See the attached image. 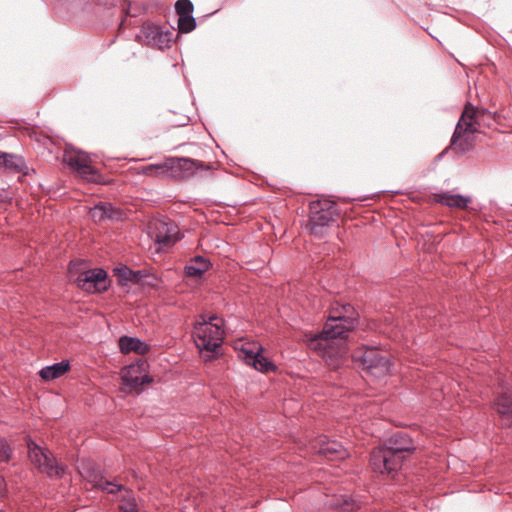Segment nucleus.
Here are the masks:
<instances>
[{"instance_id": "f257e3e1", "label": "nucleus", "mask_w": 512, "mask_h": 512, "mask_svg": "<svg viewBox=\"0 0 512 512\" xmlns=\"http://www.w3.org/2000/svg\"><path fill=\"white\" fill-rule=\"evenodd\" d=\"M356 321L354 308L350 304L342 305L341 311H333L328 317L322 332L306 334L308 347L317 352L329 367L337 369L347 354L345 338Z\"/></svg>"}, {"instance_id": "72a5a7b5", "label": "nucleus", "mask_w": 512, "mask_h": 512, "mask_svg": "<svg viewBox=\"0 0 512 512\" xmlns=\"http://www.w3.org/2000/svg\"><path fill=\"white\" fill-rule=\"evenodd\" d=\"M3 192H4L3 190H0V202L3 201V199H4Z\"/></svg>"}, {"instance_id": "6ab92c4d", "label": "nucleus", "mask_w": 512, "mask_h": 512, "mask_svg": "<svg viewBox=\"0 0 512 512\" xmlns=\"http://www.w3.org/2000/svg\"><path fill=\"white\" fill-rule=\"evenodd\" d=\"M0 168H5L12 172H23L26 174V163L23 157L15 154L0 152Z\"/></svg>"}, {"instance_id": "423d86ee", "label": "nucleus", "mask_w": 512, "mask_h": 512, "mask_svg": "<svg viewBox=\"0 0 512 512\" xmlns=\"http://www.w3.org/2000/svg\"><path fill=\"white\" fill-rule=\"evenodd\" d=\"M27 448L29 460L39 472L46 474L49 478H62L64 476L65 467L57 463L48 449L40 447L31 439L27 441Z\"/></svg>"}, {"instance_id": "a211bd4d", "label": "nucleus", "mask_w": 512, "mask_h": 512, "mask_svg": "<svg viewBox=\"0 0 512 512\" xmlns=\"http://www.w3.org/2000/svg\"><path fill=\"white\" fill-rule=\"evenodd\" d=\"M435 200L439 204L457 209H465L471 202L469 197L461 194H454L450 191L436 194Z\"/></svg>"}, {"instance_id": "b1692460", "label": "nucleus", "mask_w": 512, "mask_h": 512, "mask_svg": "<svg viewBox=\"0 0 512 512\" xmlns=\"http://www.w3.org/2000/svg\"><path fill=\"white\" fill-rule=\"evenodd\" d=\"M115 274L118 277L119 283L124 285L126 282H138L141 278L140 271H133L127 266L115 268Z\"/></svg>"}, {"instance_id": "f3484780", "label": "nucleus", "mask_w": 512, "mask_h": 512, "mask_svg": "<svg viewBox=\"0 0 512 512\" xmlns=\"http://www.w3.org/2000/svg\"><path fill=\"white\" fill-rule=\"evenodd\" d=\"M90 215L95 222L106 219H119L121 212L111 203L100 202L90 209Z\"/></svg>"}, {"instance_id": "c756f323", "label": "nucleus", "mask_w": 512, "mask_h": 512, "mask_svg": "<svg viewBox=\"0 0 512 512\" xmlns=\"http://www.w3.org/2000/svg\"><path fill=\"white\" fill-rule=\"evenodd\" d=\"M136 502L134 499H129L125 504L121 505L122 512H138L136 508Z\"/></svg>"}, {"instance_id": "aec40b11", "label": "nucleus", "mask_w": 512, "mask_h": 512, "mask_svg": "<svg viewBox=\"0 0 512 512\" xmlns=\"http://www.w3.org/2000/svg\"><path fill=\"white\" fill-rule=\"evenodd\" d=\"M142 173L145 175L173 177L175 176L173 158H167L161 163L145 166L142 169Z\"/></svg>"}, {"instance_id": "c85d7f7f", "label": "nucleus", "mask_w": 512, "mask_h": 512, "mask_svg": "<svg viewBox=\"0 0 512 512\" xmlns=\"http://www.w3.org/2000/svg\"><path fill=\"white\" fill-rule=\"evenodd\" d=\"M12 457V449L8 442L0 438V464L7 463Z\"/></svg>"}, {"instance_id": "4468645a", "label": "nucleus", "mask_w": 512, "mask_h": 512, "mask_svg": "<svg viewBox=\"0 0 512 512\" xmlns=\"http://www.w3.org/2000/svg\"><path fill=\"white\" fill-rule=\"evenodd\" d=\"M119 349L123 354L134 352L146 355L150 351V345L137 337L122 336L119 339Z\"/></svg>"}, {"instance_id": "0eeeda50", "label": "nucleus", "mask_w": 512, "mask_h": 512, "mask_svg": "<svg viewBox=\"0 0 512 512\" xmlns=\"http://www.w3.org/2000/svg\"><path fill=\"white\" fill-rule=\"evenodd\" d=\"M353 358L361 362L363 369L375 377L385 376L390 371L388 358L375 348L358 351L353 355Z\"/></svg>"}, {"instance_id": "7c9ffc66", "label": "nucleus", "mask_w": 512, "mask_h": 512, "mask_svg": "<svg viewBox=\"0 0 512 512\" xmlns=\"http://www.w3.org/2000/svg\"><path fill=\"white\" fill-rule=\"evenodd\" d=\"M91 1L94 3H97L99 5H103V6L114 5L116 2V0H91Z\"/></svg>"}, {"instance_id": "9b49d317", "label": "nucleus", "mask_w": 512, "mask_h": 512, "mask_svg": "<svg viewBox=\"0 0 512 512\" xmlns=\"http://www.w3.org/2000/svg\"><path fill=\"white\" fill-rule=\"evenodd\" d=\"M151 236L163 246L174 244L177 240V226L169 219L155 220L151 225Z\"/></svg>"}, {"instance_id": "f8f14e48", "label": "nucleus", "mask_w": 512, "mask_h": 512, "mask_svg": "<svg viewBox=\"0 0 512 512\" xmlns=\"http://www.w3.org/2000/svg\"><path fill=\"white\" fill-rule=\"evenodd\" d=\"M262 350L261 346H256L255 349H243L242 358L248 365L260 372L274 370V364L261 354Z\"/></svg>"}, {"instance_id": "6e6552de", "label": "nucleus", "mask_w": 512, "mask_h": 512, "mask_svg": "<svg viewBox=\"0 0 512 512\" xmlns=\"http://www.w3.org/2000/svg\"><path fill=\"white\" fill-rule=\"evenodd\" d=\"M107 272L102 268L89 269L80 273L75 282L77 286L88 293H102L108 289Z\"/></svg>"}, {"instance_id": "7ed1b4c3", "label": "nucleus", "mask_w": 512, "mask_h": 512, "mask_svg": "<svg viewBox=\"0 0 512 512\" xmlns=\"http://www.w3.org/2000/svg\"><path fill=\"white\" fill-rule=\"evenodd\" d=\"M224 321L216 315L208 318L201 315L194 324L192 336L196 347L201 353H209L207 359L218 353L224 339Z\"/></svg>"}, {"instance_id": "39448f33", "label": "nucleus", "mask_w": 512, "mask_h": 512, "mask_svg": "<svg viewBox=\"0 0 512 512\" xmlns=\"http://www.w3.org/2000/svg\"><path fill=\"white\" fill-rule=\"evenodd\" d=\"M310 213L308 223L310 233L319 238L325 235V229L339 216L335 203L327 199L312 201Z\"/></svg>"}, {"instance_id": "473e14b6", "label": "nucleus", "mask_w": 512, "mask_h": 512, "mask_svg": "<svg viewBox=\"0 0 512 512\" xmlns=\"http://www.w3.org/2000/svg\"><path fill=\"white\" fill-rule=\"evenodd\" d=\"M353 509H354V505H350V504H348V503H346V504H345L344 510H345L346 512H352V511H353Z\"/></svg>"}, {"instance_id": "a878e982", "label": "nucleus", "mask_w": 512, "mask_h": 512, "mask_svg": "<svg viewBox=\"0 0 512 512\" xmlns=\"http://www.w3.org/2000/svg\"><path fill=\"white\" fill-rule=\"evenodd\" d=\"M171 42H172V33L168 30L167 31L160 30V32L156 36V39L153 41L151 46L157 47L159 49H164V48L170 47Z\"/></svg>"}, {"instance_id": "2f4dec72", "label": "nucleus", "mask_w": 512, "mask_h": 512, "mask_svg": "<svg viewBox=\"0 0 512 512\" xmlns=\"http://www.w3.org/2000/svg\"><path fill=\"white\" fill-rule=\"evenodd\" d=\"M6 491V482L3 477H0V496L4 495Z\"/></svg>"}, {"instance_id": "393cba45", "label": "nucleus", "mask_w": 512, "mask_h": 512, "mask_svg": "<svg viewBox=\"0 0 512 512\" xmlns=\"http://www.w3.org/2000/svg\"><path fill=\"white\" fill-rule=\"evenodd\" d=\"M160 28L151 24H144L138 38L145 44L151 46L156 36L160 32Z\"/></svg>"}, {"instance_id": "bb28decb", "label": "nucleus", "mask_w": 512, "mask_h": 512, "mask_svg": "<svg viewBox=\"0 0 512 512\" xmlns=\"http://www.w3.org/2000/svg\"><path fill=\"white\" fill-rule=\"evenodd\" d=\"M196 27V20L192 15L179 16L178 29L182 33H189Z\"/></svg>"}, {"instance_id": "5701e85b", "label": "nucleus", "mask_w": 512, "mask_h": 512, "mask_svg": "<svg viewBox=\"0 0 512 512\" xmlns=\"http://www.w3.org/2000/svg\"><path fill=\"white\" fill-rule=\"evenodd\" d=\"M495 405L497 412L503 419L512 421V397L510 395L502 394L498 397Z\"/></svg>"}, {"instance_id": "dca6fc26", "label": "nucleus", "mask_w": 512, "mask_h": 512, "mask_svg": "<svg viewBox=\"0 0 512 512\" xmlns=\"http://www.w3.org/2000/svg\"><path fill=\"white\" fill-rule=\"evenodd\" d=\"M174 173L181 171L184 177H189L195 173L196 170L204 169L209 170L210 166L202 161L191 158H173Z\"/></svg>"}, {"instance_id": "4be33fe9", "label": "nucleus", "mask_w": 512, "mask_h": 512, "mask_svg": "<svg viewBox=\"0 0 512 512\" xmlns=\"http://www.w3.org/2000/svg\"><path fill=\"white\" fill-rule=\"evenodd\" d=\"M70 369L69 361L63 360L53 365L45 366L39 371V375L44 380H54L63 376Z\"/></svg>"}, {"instance_id": "2eb2a0df", "label": "nucleus", "mask_w": 512, "mask_h": 512, "mask_svg": "<svg viewBox=\"0 0 512 512\" xmlns=\"http://www.w3.org/2000/svg\"><path fill=\"white\" fill-rule=\"evenodd\" d=\"M83 476L87 479L89 483L92 484L93 487L101 489L102 491L108 494H116L124 489L123 485L113 481L106 480L101 473L87 472V475Z\"/></svg>"}, {"instance_id": "1a4fd4ad", "label": "nucleus", "mask_w": 512, "mask_h": 512, "mask_svg": "<svg viewBox=\"0 0 512 512\" xmlns=\"http://www.w3.org/2000/svg\"><path fill=\"white\" fill-rule=\"evenodd\" d=\"M310 447L315 453L328 460H340L348 456L347 450L340 442L330 440L324 435L311 440Z\"/></svg>"}, {"instance_id": "20e7f679", "label": "nucleus", "mask_w": 512, "mask_h": 512, "mask_svg": "<svg viewBox=\"0 0 512 512\" xmlns=\"http://www.w3.org/2000/svg\"><path fill=\"white\" fill-rule=\"evenodd\" d=\"M478 131L476 110L473 107H466L455 127L451 138V145L460 153L471 150L474 142V134Z\"/></svg>"}, {"instance_id": "cd10ccee", "label": "nucleus", "mask_w": 512, "mask_h": 512, "mask_svg": "<svg viewBox=\"0 0 512 512\" xmlns=\"http://www.w3.org/2000/svg\"><path fill=\"white\" fill-rule=\"evenodd\" d=\"M194 6L190 0H178L175 3V10L178 16L192 15Z\"/></svg>"}, {"instance_id": "ddd939ff", "label": "nucleus", "mask_w": 512, "mask_h": 512, "mask_svg": "<svg viewBox=\"0 0 512 512\" xmlns=\"http://www.w3.org/2000/svg\"><path fill=\"white\" fill-rule=\"evenodd\" d=\"M122 379L127 386L133 389H137L151 381V378L145 371L144 364H131L127 366L123 371Z\"/></svg>"}, {"instance_id": "f03ea898", "label": "nucleus", "mask_w": 512, "mask_h": 512, "mask_svg": "<svg viewBox=\"0 0 512 512\" xmlns=\"http://www.w3.org/2000/svg\"><path fill=\"white\" fill-rule=\"evenodd\" d=\"M414 450L415 445L408 434L398 431L392 434L383 446L372 451L370 465L375 472L393 477L402 467L406 454Z\"/></svg>"}, {"instance_id": "9d476101", "label": "nucleus", "mask_w": 512, "mask_h": 512, "mask_svg": "<svg viewBox=\"0 0 512 512\" xmlns=\"http://www.w3.org/2000/svg\"><path fill=\"white\" fill-rule=\"evenodd\" d=\"M63 160L85 179L90 180L97 174L96 169L90 165L91 159L89 155L82 151L66 149L63 155Z\"/></svg>"}, {"instance_id": "412c9836", "label": "nucleus", "mask_w": 512, "mask_h": 512, "mask_svg": "<svg viewBox=\"0 0 512 512\" xmlns=\"http://www.w3.org/2000/svg\"><path fill=\"white\" fill-rule=\"evenodd\" d=\"M210 261L202 256H196L185 266V274L188 277L201 278L209 270Z\"/></svg>"}]
</instances>
